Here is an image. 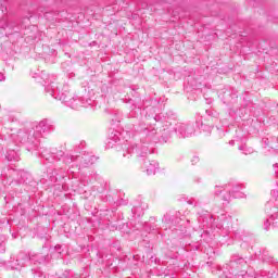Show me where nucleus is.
Returning <instances> with one entry per match:
<instances>
[{
	"label": "nucleus",
	"instance_id": "1",
	"mask_svg": "<svg viewBox=\"0 0 278 278\" xmlns=\"http://www.w3.org/2000/svg\"><path fill=\"white\" fill-rule=\"evenodd\" d=\"M29 261V255L25 252H21L18 255H17V260L16 262H21V266H25V262Z\"/></svg>",
	"mask_w": 278,
	"mask_h": 278
},
{
	"label": "nucleus",
	"instance_id": "4",
	"mask_svg": "<svg viewBox=\"0 0 278 278\" xmlns=\"http://www.w3.org/2000/svg\"><path fill=\"white\" fill-rule=\"evenodd\" d=\"M231 262H236L237 264H243L244 258H242V257H240V258L232 257Z\"/></svg>",
	"mask_w": 278,
	"mask_h": 278
},
{
	"label": "nucleus",
	"instance_id": "2",
	"mask_svg": "<svg viewBox=\"0 0 278 278\" xmlns=\"http://www.w3.org/2000/svg\"><path fill=\"white\" fill-rule=\"evenodd\" d=\"M157 162L150 163V166L147 168L148 175H155V170H157Z\"/></svg>",
	"mask_w": 278,
	"mask_h": 278
},
{
	"label": "nucleus",
	"instance_id": "3",
	"mask_svg": "<svg viewBox=\"0 0 278 278\" xmlns=\"http://www.w3.org/2000/svg\"><path fill=\"white\" fill-rule=\"evenodd\" d=\"M37 131H40V134L47 131L48 126H47V121H41L37 126H36Z\"/></svg>",
	"mask_w": 278,
	"mask_h": 278
},
{
	"label": "nucleus",
	"instance_id": "5",
	"mask_svg": "<svg viewBox=\"0 0 278 278\" xmlns=\"http://www.w3.org/2000/svg\"><path fill=\"white\" fill-rule=\"evenodd\" d=\"M269 227H270V222L268 219H266L264 223V230L268 231Z\"/></svg>",
	"mask_w": 278,
	"mask_h": 278
},
{
	"label": "nucleus",
	"instance_id": "6",
	"mask_svg": "<svg viewBox=\"0 0 278 278\" xmlns=\"http://www.w3.org/2000/svg\"><path fill=\"white\" fill-rule=\"evenodd\" d=\"M0 81H5V76L3 74H0Z\"/></svg>",
	"mask_w": 278,
	"mask_h": 278
}]
</instances>
